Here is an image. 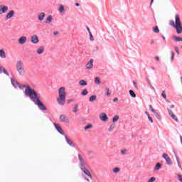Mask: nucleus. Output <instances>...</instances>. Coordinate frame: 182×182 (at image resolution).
<instances>
[{"label":"nucleus","mask_w":182,"mask_h":182,"mask_svg":"<svg viewBox=\"0 0 182 182\" xmlns=\"http://www.w3.org/2000/svg\"><path fill=\"white\" fill-rule=\"evenodd\" d=\"M45 16H46V14L43 12L40 13L38 16V21H41L42 22V21H43V19H45Z\"/></svg>","instance_id":"16"},{"label":"nucleus","mask_w":182,"mask_h":182,"mask_svg":"<svg viewBox=\"0 0 182 182\" xmlns=\"http://www.w3.org/2000/svg\"><path fill=\"white\" fill-rule=\"evenodd\" d=\"M114 127H116L114 124H111L109 128L108 129V132H112L113 130V129H114Z\"/></svg>","instance_id":"36"},{"label":"nucleus","mask_w":182,"mask_h":182,"mask_svg":"<svg viewBox=\"0 0 182 182\" xmlns=\"http://www.w3.org/2000/svg\"><path fill=\"white\" fill-rule=\"evenodd\" d=\"M8 11V6L5 5H0V15L6 14Z\"/></svg>","instance_id":"8"},{"label":"nucleus","mask_w":182,"mask_h":182,"mask_svg":"<svg viewBox=\"0 0 182 182\" xmlns=\"http://www.w3.org/2000/svg\"><path fill=\"white\" fill-rule=\"evenodd\" d=\"M113 173H119L120 171V168L119 167H116V168H114L113 170H112Z\"/></svg>","instance_id":"34"},{"label":"nucleus","mask_w":182,"mask_h":182,"mask_svg":"<svg viewBox=\"0 0 182 182\" xmlns=\"http://www.w3.org/2000/svg\"><path fill=\"white\" fill-rule=\"evenodd\" d=\"M78 158L80 160V163L81 164V166H85V160L83 159V158L82 157V156H80V154H78Z\"/></svg>","instance_id":"22"},{"label":"nucleus","mask_w":182,"mask_h":182,"mask_svg":"<svg viewBox=\"0 0 182 182\" xmlns=\"http://www.w3.org/2000/svg\"><path fill=\"white\" fill-rule=\"evenodd\" d=\"M0 58H1V59H5V58H6V54L5 53V50H0Z\"/></svg>","instance_id":"20"},{"label":"nucleus","mask_w":182,"mask_h":182,"mask_svg":"<svg viewBox=\"0 0 182 182\" xmlns=\"http://www.w3.org/2000/svg\"><path fill=\"white\" fill-rule=\"evenodd\" d=\"M100 119L102 120V122H107L109 120V117H107V114L105 112H102L100 114Z\"/></svg>","instance_id":"7"},{"label":"nucleus","mask_w":182,"mask_h":182,"mask_svg":"<svg viewBox=\"0 0 182 182\" xmlns=\"http://www.w3.org/2000/svg\"><path fill=\"white\" fill-rule=\"evenodd\" d=\"M176 160H177L178 167H180L181 170H182L181 164L180 163V161L178 160V158H176Z\"/></svg>","instance_id":"44"},{"label":"nucleus","mask_w":182,"mask_h":182,"mask_svg":"<svg viewBox=\"0 0 182 182\" xmlns=\"http://www.w3.org/2000/svg\"><path fill=\"white\" fill-rule=\"evenodd\" d=\"M53 35H55V36L59 35V32H58V31H54V32H53Z\"/></svg>","instance_id":"55"},{"label":"nucleus","mask_w":182,"mask_h":182,"mask_svg":"<svg viewBox=\"0 0 182 182\" xmlns=\"http://www.w3.org/2000/svg\"><path fill=\"white\" fill-rule=\"evenodd\" d=\"M178 180L181 182H182V175L181 174H177Z\"/></svg>","instance_id":"40"},{"label":"nucleus","mask_w":182,"mask_h":182,"mask_svg":"<svg viewBox=\"0 0 182 182\" xmlns=\"http://www.w3.org/2000/svg\"><path fill=\"white\" fill-rule=\"evenodd\" d=\"M173 41H175V42H182V38L178 36H173Z\"/></svg>","instance_id":"27"},{"label":"nucleus","mask_w":182,"mask_h":182,"mask_svg":"<svg viewBox=\"0 0 182 182\" xmlns=\"http://www.w3.org/2000/svg\"><path fill=\"white\" fill-rule=\"evenodd\" d=\"M145 114H146V116L149 117V116H150V114H149V112L147 111L145 112Z\"/></svg>","instance_id":"56"},{"label":"nucleus","mask_w":182,"mask_h":182,"mask_svg":"<svg viewBox=\"0 0 182 182\" xmlns=\"http://www.w3.org/2000/svg\"><path fill=\"white\" fill-rule=\"evenodd\" d=\"M75 6H80V4L76 3V4H75Z\"/></svg>","instance_id":"58"},{"label":"nucleus","mask_w":182,"mask_h":182,"mask_svg":"<svg viewBox=\"0 0 182 182\" xmlns=\"http://www.w3.org/2000/svg\"><path fill=\"white\" fill-rule=\"evenodd\" d=\"M167 110L168 112L169 116H171V117H172L173 120H175V122H178V118H177V116H176V114L173 113V111H171V109L168 108L167 109Z\"/></svg>","instance_id":"10"},{"label":"nucleus","mask_w":182,"mask_h":182,"mask_svg":"<svg viewBox=\"0 0 182 182\" xmlns=\"http://www.w3.org/2000/svg\"><path fill=\"white\" fill-rule=\"evenodd\" d=\"M67 102H68V103H72V102H73V100H72V99L68 100Z\"/></svg>","instance_id":"54"},{"label":"nucleus","mask_w":182,"mask_h":182,"mask_svg":"<svg viewBox=\"0 0 182 182\" xmlns=\"http://www.w3.org/2000/svg\"><path fill=\"white\" fill-rule=\"evenodd\" d=\"M160 168H161V164H160V163H157L155 166V170L159 171Z\"/></svg>","instance_id":"30"},{"label":"nucleus","mask_w":182,"mask_h":182,"mask_svg":"<svg viewBox=\"0 0 182 182\" xmlns=\"http://www.w3.org/2000/svg\"><path fill=\"white\" fill-rule=\"evenodd\" d=\"M57 102L60 106H65V103H66V89L65 87L59 88Z\"/></svg>","instance_id":"2"},{"label":"nucleus","mask_w":182,"mask_h":182,"mask_svg":"<svg viewBox=\"0 0 182 182\" xmlns=\"http://www.w3.org/2000/svg\"><path fill=\"white\" fill-rule=\"evenodd\" d=\"M148 119L151 122V123H153V118H151L150 116H149Z\"/></svg>","instance_id":"51"},{"label":"nucleus","mask_w":182,"mask_h":182,"mask_svg":"<svg viewBox=\"0 0 182 182\" xmlns=\"http://www.w3.org/2000/svg\"><path fill=\"white\" fill-rule=\"evenodd\" d=\"M11 83H12L13 86H14V87H20V88L26 87H25V85H19V82H18V81H16L12 78H11Z\"/></svg>","instance_id":"9"},{"label":"nucleus","mask_w":182,"mask_h":182,"mask_svg":"<svg viewBox=\"0 0 182 182\" xmlns=\"http://www.w3.org/2000/svg\"><path fill=\"white\" fill-rule=\"evenodd\" d=\"M153 31H154V32H155V33H159L160 32V30H159V27L158 26H154L153 28Z\"/></svg>","instance_id":"31"},{"label":"nucleus","mask_w":182,"mask_h":182,"mask_svg":"<svg viewBox=\"0 0 182 182\" xmlns=\"http://www.w3.org/2000/svg\"><path fill=\"white\" fill-rule=\"evenodd\" d=\"M156 181L155 177H151L150 179H149L148 182H154Z\"/></svg>","instance_id":"43"},{"label":"nucleus","mask_w":182,"mask_h":182,"mask_svg":"<svg viewBox=\"0 0 182 182\" xmlns=\"http://www.w3.org/2000/svg\"><path fill=\"white\" fill-rule=\"evenodd\" d=\"M59 119L62 123H70V119H69V117L66 114H60Z\"/></svg>","instance_id":"4"},{"label":"nucleus","mask_w":182,"mask_h":182,"mask_svg":"<svg viewBox=\"0 0 182 182\" xmlns=\"http://www.w3.org/2000/svg\"><path fill=\"white\" fill-rule=\"evenodd\" d=\"M161 96H162V97H164V99L165 100L167 99V95H166V91L165 90L162 91Z\"/></svg>","instance_id":"35"},{"label":"nucleus","mask_w":182,"mask_h":182,"mask_svg":"<svg viewBox=\"0 0 182 182\" xmlns=\"http://www.w3.org/2000/svg\"><path fill=\"white\" fill-rule=\"evenodd\" d=\"M105 90H106V92H107L106 95H107V96H110L111 94L109 92V88H108V87H106V88H105Z\"/></svg>","instance_id":"47"},{"label":"nucleus","mask_w":182,"mask_h":182,"mask_svg":"<svg viewBox=\"0 0 182 182\" xmlns=\"http://www.w3.org/2000/svg\"><path fill=\"white\" fill-rule=\"evenodd\" d=\"M171 25L176 29L177 33H181L182 32V26L181 23H171Z\"/></svg>","instance_id":"5"},{"label":"nucleus","mask_w":182,"mask_h":182,"mask_svg":"<svg viewBox=\"0 0 182 182\" xmlns=\"http://www.w3.org/2000/svg\"><path fill=\"white\" fill-rule=\"evenodd\" d=\"M81 170L86 174V176H88V177H90L92 178V173H90V171L89 170L86 169V168H82Z\"/></svg>","instance_id":"17"},{"label":"nucleus","mask_w":182,"mask_h":182,"mask_svg":"<svg viewBox=\"0 0 182 182\" xmlns=\"http://www.w3.org/2000/svg\"><path fill=\"white\" fill-rule=\"evenodd\" d=\"M73 112L74 113H77V112H79V106L77 105V104H75V105H74V108H73Z\"/></svg>","instance_id":"26"},{"label":"nucleus","mask_w":182,"mask_h":182,"mask_svg":"<svg viewBox=\"0 0 182 182\" xmlns=\"http://www.w3.org/2000/svg\"><path fill=\"white\" fill-rule=\"evenodd\" d=\"M119 119H120V117L119 115H115L112 118V122L114 123V122H117V120H119Z\"/></svg>","instance_id":"29"},{"label":"nucleus","mask_w":182,"mask_h":182,"mask_svg":"<svg viewBox=\"0 0 182 182\" xmlns=\"http://www.w3.org/2000/svg\"><path fill=\"white\" fill-rule=\"evenodd\" d=\"M175 23H181L180 21V16L178 14H176L175 16Z\"/></svg>","instance_id":"23"},{"label":"nucleus","mask_w":182,"mask_h":182,"mask_svg":"<svg viewBox=\"0 0 182 182\" xmlns=\"http://www.w3.org/2000/svg\"><path fill=\"white\" fill-rule=\"evenodd\" d=\"M86 69H92L93 68V59H91L85 65Z\"/></svg>","instance_id":"15"},{"label":"nucleus","mask_w":182,"mask_h":182,"mask_svg":"<svg viewBox=\"0 0 182 182\" xmlns=\"http://www.w3.org/2000/svg\"><path fill=\"white\" fill-rule=\"evenodd\" d=\"M153 2H154V0H151V5L153 4Z\"/></svg>","instance_id":"61"},{"label":"nucleus","mask_w":182,"mask_h":182,"mask_svg":"<svg viewBox=\"0 0 182 182\" xmlns=\"http://www.w3.org/2000/svg\"><path fill=\"white\" fill-rule=\"evenodd\" d=\"M59 11L60 13L63 12L65 11V8L63 7V6H60L59 7Z\"/></svg>","instance_id":"38"},{"label":"nucleus","mask_w":182,"mask_h":182,"mask_svg":"<svg viewBox=\"0 0 182 182\" xmlns=\"http://www.w3.org/2000/svg\"><path fill=\"white\" fill-rule=\"evenodd\" d=\"M173 108H174V105H171V109H173Z\"/></svg>","instance_id":"60"},{"label":"nucleus","mask_w":182,"mask_h":182,"mask_svg":"<svg viewBox=\"0 0 182 182\" xmlns=\"http://www.w3.org/2000/svg\"><path fill=\"white\" fill-rule=\"evenodd\" d=\"M148 83H149V86H151V87H152V89L154 90L155 88L153 85H151V83L150 82H149Z\"/></svg>","instance_id":"53"},{"label":"nucleus","mask_w":182,"mask_h":182,"mask_svg":"<svg viewBox=\"0 0 182 182\" xmlns=\"http://www.w3.org/2000/svg\"><path fill=\"white\" fill-rule=\"evenodd\" d=\"M65 140L67 143L69 144V146H71V147H76V145L73 143V141L72 139H69L67 136H65Z\"/></svg>","instance_id":"12"},{"label":"nucleus","mask_w":182,"mask_h":182,"mask_svg":"<svg viewBox=\"0 0 182 182\" xmlns=\"http://www.w3.org/2000/svg\"><path fill=\"white\" fill-rule=\"evenodd\" d=\"M97 97H96V95H92L91 97H90V102H95V100H96Z\"/></svg>","instance_id":"28"},{"label":"nucleus","mask_w":182,"mask_h":182,"mask_svg":"<svg viewBox=\"0 0 182 182\" xmlns=\"http://www.w3.org/2000/svg\"><path fill=\"white\" fill-rule=\"evenodd\" d=\"M53 19V16L52 15L48 16L47 18L46 19V23H50Z\"/></svg>","instance_id":"19"},{"label":"nucleus","mask_w":182,"mask_h":182,"mask_svg":"<svg viewBox=\"0 0 182 182\" xmlns=\"http://www.w3.org/2000/svg\"><path fill=\"white\" fill-rule=\"evenodd\" d=\"M43 52H45V48L44 47H40L39 48H38V50H37L38 55H42Z\"/></svg>","instance_id":"21"},{"label":"nucleus","mask_w":182,"mask_h":182,"mask_svg":"<svg viewBox=\"0 0 182 182\" xmlns=\"http://www.w3.org/2000/svg\"><path fill=\"white\" fill-rule=\"evenodd\" d=\"M79 85L80 86H87V82H86L85 80H81L79 81Z\"/></svg>","instance_id":"25"},{"label":"nucleus","mask_w":182,"mask_h":182,"mask_svg":"<svg viewBox=\"0 0 182 182\" xmlns=\"http://www.w3.org/2000/svg\"><path fill=\"white\" fill-rule=\"evenodd\" d=\"M154 59L155 60H156V62H159L160 60V58H159V56H155Z\"/></svg>","instance_id":"50"},{"label":"nucleus","mask_w":182,"mask_h":182,"mask_svg":"<svg viewBox=\"0 0 182 182\" xmlns=\"http://www.w3.org/2000/svg\"><path fill=\"white\" fill-rule=\"evenodd\" d=\"M87 93H89L87 92V90L84 89V90H82V92L81 95H82V96H86V95H87Z\"/></svg>","instance_id":"37"},{"label":"nucleus","mask_w":182,"mask_h":182,"mask_svg":"<svg viewBox=\"0 0 182 182\" xmlns=\"http://www.w3.org/2000/svg\"><path fill=\"white\" fill-rule=\"evenodd\" d=\"M26 36H22L18 39V43L20 45H24V43H26Z\"/></svg>","instance_id":"13"},{"label":"nucleus","mask_w":182,"mask_h":182,"mask_svg":"<svg viewBox=\"0 0 182 182\" xmlns=\"http://www.w3.org/2000/svg\"><path fill=\"white\" fill-rule=\"evenodd\" d=\"M90 39L92 41H95V38H93V35H92V32H90Z\"/></svg>","instance_id":"45"},{"label":"nucleus","mask_w":182,"mask_h":182,"mask_svg":"<svg viewBox=\"0 0 182 182\" xmlns=\"http://www.w3.org/2000/svg\"><path fill=\"white\" fill-rule=\"evenodd\" d=\"M31 43L34 44L39 43V38H38V36L33 35L31 36Z\"/></svg>","instance_id":"11"},{"label":"nucleus","mask_w":182,"mask_h":182,"mask_svg":"<svg viewBox=\"0 0 182 182\" xmlns=\"http://www.w3.org/2000/svg\"><path fill=\"white\" fill-rule=\"evenodd\" d=\"M154 114H155V116H156V117H157V119H160V114H159L158 113H157V112H154Z\"/></svg>","instance_id":"46"},{"label":"nucleus","mask_w":182,"mask_h":182,"mask_svg":"<svg viewBox=\"0 0 182 182\" xmlns=\"http://www.w3.org/2000/svg\"><path fill=\"white\" fill-rule=\"evenodd\" d=\"M149 109L151 112H152V113H154L156 112V109H154V108H153V106L151 105H149Z\"/></svg>","instance_id":"41"},{"label":"nucleus","mask_w":182,"mask_h":182,"mask_svg":"<svg viewBox=\"0 0 182 182\" xmlns=\"http://www.w3.org/2000/svg\"><path fill=\"white\" fill-rule=\"evenodd\" d=\"M14 15H15V11L14 10H11L7 14L6 16V19H11V18H12Z\"/></svg>","instance_id":"14"},{"label":"nucleus","mask_w":182,"mask_h":182,"mask_svg":"<svg viewBox=\"0 0 182 182\" xmlns=\"http://www.w3.org/2000/svg\"><path fill=\"white\" fill-rule=\"evenodd\" d=\"M171 23H174V21H171Z\"/></svg>","instance_id":"64"},{"label":"nucleus","mask_w":182,"mask_h":182,"mask_svg":"<svg viewBox=\"0 0 182 182\" xmlns=\"http://www.w3.org/2000/svg\"><path fill=\"white\" fill-rule=\"evenodd\" d=\"M175 50L178 55H180V52L178 51V47H175Z\"/></svg>","instance_id":"48"},{"label":"nucleus","mask_w":182,"mask_h":182,"mask_svg":"<svg viewBox=\"0 0 182 182\" xmlns=\"http://www.w3.org/2000/svg\"><path fill=\"white\" fill-rule=\"evenodd\" d=\"M85 180H87V181H90L88 178H85Z\"/></svg>","instance_id":"63"},{"label":"nucleus","mask_w":182,"mask_h":182,"mask_svg":"<svg viewBox=\"0 0 182 182\" xmlns=\"http://www.w3.org/2000/svg\"><path fill=\"white\" fill-rule=\"evenodd\" d=\"M162 38H163L164 41H166V37L162 36Z\"/></svg>","instance_id":"62"},{"label":"nucleus","mask_w":182,"mask_h":182,"mask_svg":"<svg viewBox=\"0 0 182 182\" xmlns=\"http://www.w3.org/2000/svg\"><path fill=\"white\" fill-rule=\"evenodd\" d=\"M54 126L56 129V130L60 132V134H63V129H62V127H59V125H58V124L55 123Z\"/></svg>","instance_id":"18"},{"label":"nucleus","mask_w":182,"mask_h":182,"mask_svg":"<svg viewBox=\"0 0 182 182\" xmlns=\"http://www.w3.org/2000/svg\"><path fill=\"white\" fill-rule=\"evenodd\" d=\"M129 95H130V96H132V97H136V93H134V90H130Z\"/></svg>","instance_id":"32"},{"label":"nucleus","mask_w":182,"mask_h":182,"mask_svg":"<svg viewBox=\"0 0 182 182\" xmlns=\"http://www.w3.org/2000/svg\"><path fill=\"white\" fill-rule=\"evenodd\" d=\"M89 129H92V124H88L85 127V130H89Z\"/></svg>","instance_id":"39"},{"label":"nucleus","mask_w":182,"mask_h":182,"mask_svg":"<svg viewBox=\"0 0 182 182\" xmlns=\"http://www.w3.org/2000/svg\"><path fill=\"white\" fill-rule=\"evenodd\" d=\"M0 73H5L6 75H7V76L9 75V74L8 73V72H6V70H5V68L4 67H0Z\"/></svg>","instance_id":"24"},{"label":"nucleus","mask_w":182,"mask_h":182,"mask_svg":"<svg viewBox=\"0 0 182 182\" xmlns=\"http://www.w3.org/2000/svg\"><path fill=\"white\" fill-rule=\"evenodd\" d=\"M162 157L166 160V164H168V166H171V164H173V161H171V159L169 158L168 155H167L166 154H164L162 155Z\"/></svg>","instance_id":"6"},{"label":"nucleus","mask_w":182,"mask_h":182,"mask_svg":"<svg viewBox=\"0 0 182 182\" xmlns=\"http://www.w3.org/2000/svg\"><path fill=\"white\" fill-rule=\"evenodd\" d=\"M87 31L89 32V33L90 34V28H89V27H87Z\"/></svg>","instance_id":"57"},{"label":"nucleus","mask_w":182,"mask_h":182,"mask_svg":"<svg viewBox=\"0 0 182 182\" xmlns=\"http://www.w3.org/2000/svg\"><path fill=\"white\" fill-rule=\"evenodd\" d=\"M24 87H26L25 90V95L28 97H30V99L41 110H46V107L41 102V100H39V97L38 96V93H36V91L35 90L31 88V86L29 85H24Z\"/></svg>","instance_id":"1"},{"label":"nucleus","mask_w":182,"mask_h":182,"mask_svg":"<svg viewBox=\"0 0 182 182\" xmlns=\"http://www.w3.org/2000/svg\"><path fill=\"white\" fill-rule=\"evenodd\" d=\"M16 70L21 76L25 75V68H23V63L21 60H18L16 63Z\"/></svg>","instance_id":"3"},{"label":"nucleus","mask_w":182,"mask_h":182,"mask_svg":"<svg viewBox=\"0 0 182 182\" xmlns=\"http://www.w3.org/2000/svg\"><path fill=\"white\" fill-rule=\"evenodd\" d=\"M121 153L122 154H124V155L127 154V149H122L121 151Z\"/></svg>","instance_id":"42"},{"label":"nucleus","mask_w":182,"mask_h":182,"mask_svg":"<svg viewBox=\"0 0 182 182\" xmlns=\"http://www.w3.org/2000/svg\"><path fill=\"white\" fill-rule=\"evenodd\" d=\"M119 99L118 98H114V102H118Z\"/></svg>","instance_id":"59"},{"label":"nucleus","mask_w":182,"mask_h":182,"mask_svg":"<svg viewBox=\"0 0 182 182\" xmlns=\"http://www.w3.org/2000/svg\"><path fill=\"white\" fill-rule=\"evenodd\" d=\"M95 82L96 85H100V79L99 78V77H95Z\"/></svg>","instance_id":"33"},{"label":"nucleus","mask_w":182,"mask_h":182,"mask_svg":"<svg viewBox=\"0 0 182 182\" xmlns=\"http://www.w3.org/2000/svg\"><path fill=\"white\" fill-rule=\"evenodd\" d=\"M174 60V52H171V60Z\"/></svg>","instance_id":"49"},{"label":"nucleus","mask_w":182,"mask_h":182,"mask_svg":"<svg viewBox=\"0 0 182 182\" xmlns=\"http://www.w3.org/2000/svg\"><path fill=\"white\" fill-rule=\"evenodd\" d=\"M134 85L135 86L136 89H137V82L136 81H133Z\"/></svg>","instance_id":"52"}]
</instances>
